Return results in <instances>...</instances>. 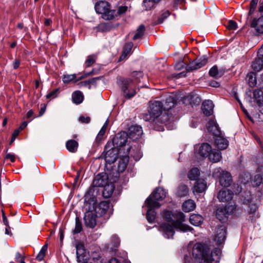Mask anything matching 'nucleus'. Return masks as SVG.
I'll list each match as a JSON object with an SVG mask.
<instances>
[{"mask_svg": "<svg viewBox=\"0 0 263 263\" xmlns=\"http://www.w3.org/2000/svg\"><path fill=\"white\" fill-rule=\"evenodd\" d=\"M203 221V217L199 214H192L190 217V223L195 226H199L202 224Z\"/></svg>", "mask_w": 263, "mask_h": 263, "instance_id": "obj_31", "label": "nucleus"}, {"mask_svg": "<svg viewBox=\"0 0 263 263\" xmlns=\"http://www.w3.org/2000/svg\"><path fill=\"white\" fill-rule=\"evenodd\" d=\"M79 120L81 123L87 124L90 122V118L89 117L80 116Z\"/></svg>", "mask_w": 263, "mask_h": 263, "instance_id": "obj_63", "label": "nucleus"}, {"mask_svg": "<svg viewBox=\"0 0 263 263\" xmlns=\"http://www.w3.org/2000/svg\"><path fill=\"white\" fill-rule=\"evenodd\" d=\"M171 14L170 12L166 10L163 11L160 16L158 18L157 23L161 24L163 22L165 19L168 17Z\"/></svg>", "mask_w": 263, "mask_h": 263, "instance_id": "obj_51", "label": "nucleus"}, {"mask_svg": "<svg viewBox=\"0 0 263 263\" xmlns=\"http://www.w3.org/2000/svg\"><path fill=\"white\" fill-rule=\"evenodd\" d=\"M97 55L96 54H91L87 56L85 62V68H88L92 66L96 61Z\"/></svg>", "mask_w": 263, "mask_h": 263, "instance_id": "obj_45", "label": "nucleus"}, {"mask_svg": "<svg viewBox=\"0 0 263 263\" xmlns=\"http://www.w3.org/2000/svg\"><path fill=\"white\" fill-rule=\"evenodd\" d=\"M120 240L118 236L116 235H113L111 237V240L108 245V248L111 251H115L119 247Z\"/></svg>", "mask_w": 263, "mask_h": 263, "instance_id": "obj_30", "label": "nucleus"}, {"mask_svg": "<svg viewBox=\"0 0 263 263\" xmlns=\"http://www.w3.org/2000/svg\"><path fill=\"white\" fill-rule=\"evenodd\" d=\"M83 228L81 220L79 218L77 217L76 218V224L74 233L78 234L80 233L82 231Z\"/></svg>", "mask_w": 263, "mask_h": 263, "instance_id": "obj_49", "label": "nucleus"}, {"mask_svg": "<svg viewBox=\"0 0 263 263\" xmlns=\"http://www.w3.org/2000/svg\"><path fill=\"white\" fill-rule=\"evenodd\" d=\"M214 138L215 144L218 148L223 150L227 148L229 145V141L221 135Z\"/></svg>", "mask_w": 263, "mask_h": 263, "instance_id": "obj_19", "label": "nucleus"}, {"mask_svg": "<svg viewBox=\"0 0 263 263\" xmlns=\"http://www.w3.org/2000/svg\"><path fill=\"white\" fill-rule=\"evenodd\" d=\"M76 254L77 261L78 262H86L88 260V257L86 254L84 245L81 243H78L76 245Z\"/></svg>", "mask_w": 263, "mask_h": 263, "instance_id": "obj_11", "label": "nucleus"}, {"mask_svg": "<svg viewBox=\"0 0 263 263\" xmlns=\"http://www.w3.org/2000/svg\"><path fill=\"white\" fill-rule=\"evenodd\" d=\"M213 176L214 178H218L220 184L224 187H229L231 184L232 179L231 174L220 167L214 169Z\"/></svg>", "mask_w": 263, "mask_h": 263, "instance_id": "obj_9", "label": "nucleus"}, {"mask_svg": "<svg viewBox=\"0 0 263 263\" xmlns=\"http://www.w3.org/2000/svg\"><path fill=\"white\" fill-rule=\"evenodd\" d=\"M251 27L254 28L259 33H263V15L257 19H254L251 23Z\"/></svg>", "mask_w": 263, "mask_h": 263, "instance_id": "obj_23", "label": "nucleus"}, {"mask_svg": "<svg viewBox=\"0 0 263 263\" xmlns=\"http://www.w3.org/2000/svg\"><path fill=\"white\" fill-rule=\"evenodd\" d=\"M214 105L211 100H205L202 104V111L203 114L207 116H210L213 113Z\"/></svg>", "mask_w": 263, "mask_h": 263, "instance_id": "obj_14", "label": "nucleus"}, {"mask_svg": "<svg viewBox=\"0 0 263 263\" xmlns=\"http://www.w3.org/2000/svg\"><path fill=\"white\" fill-rule=\"evenodd\" d=\"M117 83L126 99H130L136 95V83L132 78L118 76Z\"/></svg>", "mask_w": 263, "mask_h": 263, "instance_id": "obj_4", "label": "nucleus"}, {"mask_svg": "<svg viewBox=\"0 0 263 263\" xmlns=\"http://www.w3.org/2000/svg\"><path fill=\"white\" fill-rule=\"evenodd\" d=\"M226 71L223 68L218 69L217 65L213 66L209 70V75L213 78L218 79L222 77Z\"/></svg>", "mask_w": 263, "mask_h": 263, "instance_id": "obj_26", "label": "nucleus"}, {"mask_svg": "<svg viewBox=\"0 0 263 263\" xmlns=\"http://www.w3.org/2000/svg\"><path fill=\"white\" fill-rule=\"evenodd\" d=\"M200 175L199 170L197 167L191 169L187 174V177L191 180H197Z\"/></svg>", "mask_w": 263, "mask_h": 263, "instance_id": "obj_39", "label": "nucleus"}, {"mask_svg": "<svg viewBox=\"0 0 263 263\" xmlns=\"http://www.w3.org/2000/svg\"><path fill=\"white\" fill-rule=\"evenodd\" d=\"M212 147L209 144L203 143L199 146L197 154L202 157H208L212 152Z\"/></svg>", "mask_w": 263, "mask_h": 263, "instance_id": "obj_17", "label": "nucleus"}, {"mask_svg": "<svg viewBox=\"0 0 263 263\" xmlns=\"http://www.w3.org/2000/svg\"><path fill=\"white\" fill-rule=\"evenodd\" d=\"M162 102L164 111H168L177 104V99L173 96H169Z\"/></svg>", "mask_w": 263, "mask_h": 263, "instance_id": "obj_16", "label": "nucleus"}, {"mask_svg": "<svg viewBox=\"0 0 263 263\" xmlns=\"http://www.w3.org/2000/svg\"><path fill=\"white\" fill-rule=\"evenodd\" d=\"M47 249L48 245L46 243L42 247L41 249L36 257V259L37 260L42 261L44 259L47 251Z\"/></svg>", "mask_w": 263, "mask_h": 263, "instance_id": "obj_47", "label": "nucleus"}, {"mask_svg": "<svg viewBox=\"0 0 263 263\" xmlns=\"http://www.w3.org/2000/svg\"><path fill=\"white\" fill-rule=\"evenodd\" d=\"M102 15V17L105 20H113L117 16L116 10L110 9V7Z\"/></svg>", "mask_w": 263, "mask_h": 263, "instance_id": "obj_38", "label": "nucleus"}, {"mask_svg": "<svg viewBox=\"0 0 263 263\" xmlns=\"http://www.w3.org/2000/svg\"><path fill=\"white\" fill-rule=\"evenodd\" d=\"M128 135L126 132L118 133L113 138L111 142V146L114 147L122 153L123 155H126L129 152L131 146L127 144Z\"/></svg>", "mask_w": 263, "mask_h": 263, "instance_id": "obj_5", "label": "nucleus"}, {"mask_svg": "<svg viewBox=\"0 0 263 263\" xmlns=\"http://www.w3.org/2000/svg\"><path fill=\"white\" fill-rule=\"evenodd\" d=\"M72 100L74 104H80L84 100V95L80 90L75 91L72 93Z\"/></svg>", "mask_w": 263, "mask_h": 263, "instance_id": "obj_34", "label": "nucleus"}, {"mask_svg": "<svg viewBox=\"0 0 263 263\" xmlns=\"http://www.w3.org/2000/svg\"><path fill=\"white\" fill-rule=\"evenodd\" d=\"M85 224L87 227L93 228L96 226V218L92 213L85 214L84 216Z\"/></svg>", "mask_w": 263, "mask_h": 263, "instance_id": "obj_25", "label": "nucleus"}, {"mask_svg": "<svg viewBox=\"0 0 263 263\" xmlns=\"http://www.w3.org/2000/svg\"><path fill=\"white\" fill-rule=\"evenodd\" d=\"M113 182H110V183H108L104 186L102 192V195L104 198H108L111 196L115 188L114 184L112 183Z\"/></svg>", "mask_w": 263, "mask_h": 263, "instance_id": "obj_27", "label": "nucleus"}, {"mask_svg": "<svg viewBox=\"0 0 263 263\" xmlns=\"http://www.w3.org/2000/svg\"><path fill=\"white\" fill-rule=\"evenodd\" d=\"M79 146L78 142L73 139H70L66 142V147L70 153H75L77 152Z\"/></svg>", "mask_w": 263, "mask_h": 263, "instance_id": "obj_29", "label": "nucleus"}, {"mask_svg": "<svg viewBox=\"0 0 263 263\" xmlns=\"http://www.w3.org/2000/svg\"><path fill=\"white\" fill-rule=\"evenodd\" d=\"M145 30V28L144 25L143 24L140 25L137 28V32L136 34L134 35L133 39L134 40H136L141 39L144 35Z\"/></svg>", "mask_w": 263, "mask_h": 263, "instance_id": "obj_44", "label": "nucleus"}, {"mask_svg": "<svg viewBox=\"0 0 263 263\" xmlns=\"http://www.w3.org/2000/svg\"><path fill=\"white\" fill-rule=\"evenodd\" d=\"M115 28L112 22H102L96 27L97 31L100 32H109Z\"/></svg>", "mask_w": 263, "mask_h": 263, "instance_id": "obj_20", "label": "nucleus"}, {"mask_svg": "<svg viewBox=\"0 0 263 263\" xmlns=\"http://www.w3.org/2000/svg\"><path fill=\"white\" fill-rule=\"evenodd\" d=\"M221 153L218 150H213L208 156L209 159L213 162L216 163L219 162L221 159Z\"/></svg>", "mask_w": 263, "mask_h": 263, "instance_id": "obj_35", "label": "nucleus"}, {"mask_svg": "<svg viewBox=\"0 0 263 263\" xmlns=\"http://www.w3.org/2000/svg\"><path fill=\"white\" fill-rule=\"evenodd\" d=\"M253 98L257 104L263 102V92L259 89H255L253 92Z\"/></svg>", "mask_w": 263, "mask_h": 263, "instance_id": "obj_42", "label": "nucleus"}, {"mask_svg": "<svg viewBox=\"0 0 263 263\" xmlns=\"http://www.w3.org/2000/svg\"><path fill=\"white\" fill-rule=\"evenodd\" d=\"M127 10V6H120L118 9L116 14L118 15H121L122 14L125 13Z\"/></svg>", "mask_w": 263, "mask_h": 263, "instance_id": "obj_62", "label": "nucleus"}, {"mask_svg": "<svg viewBox=\"0 0 263 263\" xmlns=\"http://www.w3.org/2000/svg\"><path fill=\"white\" fill-rule=\"evenodd\" d=\"M77 76L76 74H64L62 77V81L65 84H68L70 82L77 80Z\"/></svg>", "mask_w": 263, "mask_h": 263, "instance_id": "obj_48", "label": "nucleus"}, {"mask_svg": "<svg viewBox=\"0 0 263 263\" xmlns=\"http://www.w3.org/2000/svg\"><path fill=\"white\" fill-rule=\"evenodd\" d=\"M201 102L200 98L198 96H194L191 98V103L194 105H198Z\"/></svg>", "mask_w": 263, "mask_h": 263, "instance_id": "obj_59", "label": "nucleus"}, {"mask_svg": "<svg viewBox=\"0 0 263 263\" xmlns=\"http://www.w3.org/2000/svg\"><path fill=\"white\" fill-rule=\"evenodd\" d=\"M133 47V43L131 42L126 43L123 46V52L125 54L128 55L130 52Z\"/></svg>", "mask_w": 263, "mask_h": 263, "instance_id": "obj_50", "label": "nucleus"}, {"mask_svg": "<svg viewBox=\"0 0 263 263\" xmlns=\"http://www.w3.org/2000/svg\"><path fill=\"white\" fill-rule=\"evenodd\" d=\"M102 78V77H95V78H93L89 79V82H89L90 85H91V84H92V85H96L97 84V81L100 80Z\"/></svg>", "mask_w": 263, "mask_h": 263, "instance_id": "obj_64", "label": "nucleus"}, {"mask_svg": "<svg viewBox=\"0 0 263 263\" xmlns=\"http://www.w3.org/2000/svg\"><path fill=\"white\" fill-rule=\"evenodd\" d=\"M110 7V5L108 2L101 1L96 3L95 9L97 13L103 15L105 11H107V9Z\"/></svg>", "mask_w": 263, "mask_h": 263, "instance_id": "obj_21", "label": "nucleus"}, {"mask_svg": "<svg viewBox=\"0 0 263 263\" xmlns=\"http://www.w3.org/2000/svg\"><path fill=\"white\" fill-rule=\"evenodd\" d=\"M189 190L186 185L180 184L176 190L175 194L178 197H184L189 195Z\"/></svg>", "mask_w": 263, "mask_h": 263, "instance_id": "obj_24", "label": "nucleus"}, {"mask_svg": "<svg viewBox=\"0 0 263 263\" xmlns=\"http://www.w3.org/2000/svg\"><path fill=\"white\" fill-rule=\"evenodd\" d=\"M126 156H128L129 158H133L136 161H138L142 157V153L138 146H134L131 147L129 152L126 155Z\"/></svg>", "mask_w": 263, "mask_h": 263, "instance_id": "obj_15", "label": "nucleus"}, {"mask_svg": "<svg viewBox=\"0 0 263 263\" xmlns=\"http://www.w3.org/2000/svg\"><path fill=\"white\" fill-rule=\"evenodd\" d=\"M109 207V202L107 201H101L98 206V213L100 215H104L108 211Z\"/></svg>", "mask_w": 263, "mask_h": 263, "instance_id": "obj_36", "label": "nucleus"}, {"mask_svg": "<svg viewBox=\"0 0 263 263\" xmlns=\"http://www.w3.org/2000/svg\"><path fill=\"white\" fill-rule=\"evenodd\" d=\"M105 133V132H104V129H101L100 130L99 133L98 134V135L96 137V140H95V142H96V143L97 144H99L101 142V141H102V140L103 139V136H104Z\"/></svg>", "mask_w": 263, "mask_h": 263, "instance_id": "obj_54", "label": "nucleus"}, {"mask_svg": "<svg viewBox=\"0 0 263 263\" xmlns=\"http://www.w3.org/2000/svg\"><path fill=\"white\" fill-rule=\"evenodd\" d=\"M59 92V89L57 88L50 92H48L46 96V99H50L51 98H54L57 97L58 93Z\"/></svg>", "mask_w": 263, "mask_h": 263, "instance_id": "obj_56", "label": "nucleus"}, {"mask_svg": "<svg viewBox=\"0 0 263 263\" xmlns=\"http://www.w3.org/2000/svg\"><path fill=\"white\" fill-rule=\"evenodd\" d=\"M208 58L206 55H203L199 59H197L190 63L186 69L188 71H192L199 69L206 64Z\"/></svg>", "mask_w": 263, "mask_h": 263, "instance_id": "obj_10", "label": "nucleus"}, {"mask_svg": "<svg viewBox=\"0 0 263 263\" xmlns=\"http://www.w3.org/2000/svg\"><path fill=\"white\" fill-rule=\"evenodd\" d=\"M196 208V204L194 200L189 199L184 201L182 204V210L185 212L193 211Z\"/></svg>", "mask_w": 263, "mask_h": 263, "instance_id": "obj_32", "label": "nucleus"}, {"mask_svg": "<svg viewBox=\"0 0 263 263\" xmlns=\"http://www.w3.org/2000/svg\"><path fill=\"white\" fill-rule=\"evenodd\" d=\"M185 215L181 212H176L174 214L173 225L168 223H162L160 226V230L163 236L167 239L173 238L175 234L174 229L179 230L181 232H186L192 231L193 229L190 226L184 224Z\"/></svg>", "mask_w": 263, "mask_h": 263, "instance_id": "obj_3", "label": "nucleus"}, {"mask_svg": "<svg viewBox=\"0 0 263 263\" xmlns=\"http://www.w3.org/2000/svg\"><path fill=\"white\" fill-rule=\"evenodd\" d=\"M185 0H174L172 5L173 10H176L179 5H182L185 3Z\"/></svg>", "mask_w": 263, "mask_h": 263, "instance_id": "obj_57", "label": "nucleus"}, {"mask_svg": "<svg viewBox=\"0 0 263 263\" xmlns=\"http://www.w3.org/2000/svg\"><path fill=\"white\" fill-rule=\"evenodd\" d=\"M244 202L246 204H249V210L248 211V214L249 215H252V217H253V216L255 214V213L257 211V209H258L257 204L252 203L251 198H250L247 200H245Z\"/></svg>", "mask_w": 263, "mask_h": 263, "instance_id": "obj_37", "label": "nucleus"}, {"mask_svg": "<svg viewBox=\"0 0 263 263\" xmlns=\"http://www.w3.org/2000/svg\"><path fill=\"white\" fill-rule=\"evenodd\" d=\"M227 28L229 30H235L237 28V24L236 22L230 20L228 22Z\"/></svg>", "mask_w": 263, "mask_h": 263, "instance_id": "obj_58", "label": "nucleus"}, {"mask_svg": "<svg viewBox=\"0 0 263 263\" xmlns=\"http://www.w3.org/2000/svg\"><path fill=\"white\" fill-rule=\"evenodd\" d=\"M155 208H149L146 213V219L149 223H153L155 221L156 212Z\"/></svg>", "mask_w": 263, "mask_h": 263, "instance_id": "obj_40", "label": "nucleus"}, {"mask_svg": "<svg viewBox=\"0 0 263 263\" xmlns=\"http://www.w3.org/2000/svg\"><path fill=\"white\" fill-rule=\"evenodd\" d=\"M174 213L171 211L165 210L162 214L163 218L167 222L166 223H171V225H173L174 220Z\"/></svg>", "mask_w": 263, "mask_h": 263, "instance_id": "obj_41", "label": "nucleus"}, {"mask_svg": "<svg viewBox=\"0 0 263 263\" xmlns=\"http://www.w3.org/2000/svg\"><path fill=\"white\" fill-rule=\"evenodd\" d=\"M217 235L215 238L216 245L215 248L209 254L210 249L205 244L198 242L194 245L192 249V254L195 259L199 263H219L222 247L227 238V230L224 226H221L217 229Z\"/></svg>", "mask_w": 263, "mask_h": 263, "instance_id": "obj_1", "label": "nucleus"}, {"mask_svg": "<svg viewBox=\"0 0 263 263\" xmlns=\"http://www.w3.org/2000/svg\"><path fill=\"white\" fill-rule=\"evenodd\" d=\"M196 181L193 188L194 192L198 193L203 192L207 187L206 181L202 179H198Z\"/></svg>", "mask_w": 263, "mask_h": 263, "instance_id": "obj_22", "label": "nucleus"}, {"mask_svg": "<svg viewBox=\"0 0 263 263\" xmlns=\"http://www.w3.org/2000/svg\"><path fill=\"white\" fill-rule=\"evenodd\" d=\"M20 133V132L18 130V129H16L13 132V133H12V135L11 140L10 141V143H9L10 145H11L14 142L16 138L18 135Z\"/></svg>", "mask_w": 263, "mask_h": 263, "instance_id": "obj_61", "label": "nucleus"}, {"mask_svg": "<svg viewBox=\"0 0 263 263\" xmlns=\"http://www.w3.org/2000/svg\"><path fill=\"white\" fill-rule=\"evenodd\" d=\"M166 192L162 187H157L147 198L145 203L148 208H159L161 204L159 202L166 197Z\"/></svg>", "mask_w": 263, "mask_h": 263, "instance_id": "obj_6", "label": "nucleus"}, {"mask_svg": "<svg viewBox=\"0 0 263 263\" xmlns=\"http://www.w3.org/2000/svg\"><path fill=\"white\" fill-rule=\"evenodd\" d=\"M247 80L248 81V84L250 87H254L256 83V73L254 72H251L247 76Z\"/></svg>", "mask_w": 263, "mask_h": 263, "instance_id": "obj_43", "label": "nucleus"}, {"mask_svg": "<svg viewBox=\"0 0 263 263\" xmlns=\"http://www.w3.org/2000/svg\"><path fill=\"white\" fill-rule=\"evenodd\" d=\"M252 68L255 72H259L263 69V59L256 58L252 62Z\"/></svg>", "mask_w": 263, "mask_h": 263, "instance_id": "obj_33", "label": "nucleus"}, {"mask_svg": "<svg viewBox=\"0 0 263 263\" xmlns=\"http://www.w3.org/2000/svg\"><path fill=\"white\" fill-rule=\"evenodd\" d=\"M263 182V174H256L254 178V182L257 186H259Z\"/></svg>", "mask_w": 263, "mask_h": 263, "instance_id": "obj_55", "label": "nucleus"}, {"mask_svg": "<svg viewBox=\"0 0 263 263\" xmlns=\"http://www.w3.org/2000/svg\"><path fill=\"white\" fill-rule=\"evenodd\" d=\"M155 3L153 0H144L143 2V6L146 11L150 10L154 7Z\"/></svg>", "mask_w": 263, "mask_h": 263, "instance_id": "obj_52", "label": "nucleus"}, {"mask_svg": "<svg viewBox=\"0 0 263 263\" xmlns=\"http://www.w3.org/2000/svg\"><path fill=\"white\" fill-rule=\"evenodd\" d=\"M233 197V193L229 189L220 190L217 195V198L220 202H227L231 201Z\"/></svg>", "mask_w": 263, "mask_h": 263, "instance_id": "obj_13", "label": "nucleus"}, {"mask_svg": "<svg viewBox=\"0 0 263 263\" xmlns=\"http://www.w3.org/2000/svg\"><path fill=\"white\" fill-rule=\"evenodd\" d=\"M8 149L6 152L5 158L6 159H9L12 162H14L15 160V155L13 154L7 153Z\"/></svg>", "mask_w": 263, "mask_h": 263, "instance_id": "obj_60", "label": "nucleus"}, {"mask_svg": "<svg viewBox=\"0 0 263 263\" xmlns=\"http://www.w3.org/2000/svg\"><path fill=\"white\" fill-rule=\"evenodd\" d=\"M229 213L226 207H219L216 211V217L221 222H226L228 219Z\"/></svg>", "mask_w": 263, "mask_h": 263, "instance_id": "obj_18", "label": "nucleus"}, {"mask_svg": "<svg viewBox=\"0 0 263 263\" xmlns=\"http://www.w3.org/2000/svg\"><path fill=\"white\" fill-rule=\"evenodd\" d=\"M105 172L98 174L94 178L92 185L94 187H104L110 182H116L119 176L115 177L114 171L105 169Z\"/></svg>", "mask_w": 263, "mask_h": 263, "instance_id": "obj_7", "label": "nucleus"}, {"mask_svg": "<svg viewBox=\"0 0 263 263\" xmlns=\"http://www.w3.org/2000/svg\"><path fill=\"white\" fill-rule=\"evenodd\" d=\"M207 129L212 133L214 137L221 135L218 126L212 120H209L208 122Z\"/></svg>", "mask_w": 263, "mask_h": 263, "instance_id": "obj_28", "label": "nucleus"}, {"mask_svg": "<svg viewBox=\"0 0 263 263\" xmlns=\"http://www.w3.org/2000/svg\"><path fill=\"white\" fill-rule=\"evenodd\" d=\"M130 76L134 82L137 84L140 81L141 78H143V74L141 71H134L131 73Z\"/></svg>", "mask_w": 263, "mask_h": 263, "instance_id": "obj_46", "label": "nucleus"}, {"mask_svg": "<svg viewBox=\"0 0 263 263\" xmlns=\"http://www.w3.org/2000/svg\"><path fill=\"white\" fill-rule=\"evenodd\" d=\"M258 0H251L250 5V10L248 13L249 15H252L254 12L257 5Z\"/></svg>", "mask_w": 263, "mask_h": 263, "instance_id": "obj_53", "label": "nucleus"}, {"mask_svg": "<svg viewBox=\"0 0 263 263\" xmlns=\"http://www.w3.org/2000/svg\"><path fill=\"white\" fill-rule=\"evenodd\" d=\"M163 103L162 101L155 100L149 102L148 112L145 115L144 119L146 121L153 122L155 119L159 117L162 111Z\"/></svg>", "mask_w": 263, "mask_h": 263, "instance_id": "obj_8", "label": "nucleus"}, {"mask_svg": "<svg viewBox=\"0 0 263 263\" xmlns=\"http://www.w3.org/2000/svg\"><path fill=\"white\" fill-rule=\"evenodd\" d=\"M100 157L105 161V168L114 171L113 175L115 177L119 176L125 170L129 161L128 156L123 155L109 142L106 144Z\"/></svg>", "mask_w": 263, "mask_h": 263, "instance_id": "obj_2", "label": "nucleus"}, {"mask_svg": "<svg viewBox=\"0 0 263 263\" xmlns=\"http://www.w3.org/2000/svg\"><path fill=\"white\" fill-rule=\"evenodd\" d=\"M129 137L133 140L139 139L142 134L143 130L139 125H131L128 128Z\"/></svg>", "mask_w": 263, "mask_h": 263, "instance_id": "obj_12", "label": "nucleus"}]
</instances>
